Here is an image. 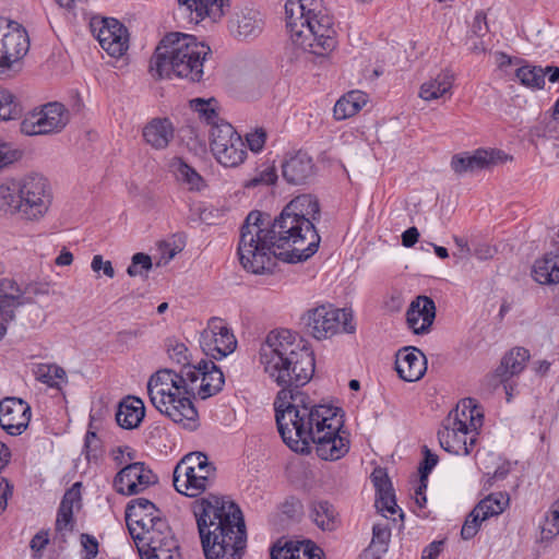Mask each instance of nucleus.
I'll use <instances>...</instances> for the list:
<instances>
[{
	"instance_id": "1",
	"label": "nucleus",
	"mask_w": 559,
	"mask_h": 559,
	"mask_svg": "<svg viewBox=\"0 0 559 559\" xmlns=\"http://www.w3.org/2000/svg\"><path fill=\"white\" fill-rule=\"evenodd\" d=\"M260 359L265 373L282 388L274 401V409L283 441L300 453L308 452L312 443L316 454L324 461L344 457L350 441L343 430L342 408L314 404L297 390L314 373V356L306 342L287 329L271 331L261 346Z\"/></svg>"
},
{
	"instance_id": "2",
	"label": "nucleus",
	"mask_w": 559,
	"mask_h": 559,
	"mask_svg": "<svg viewBox=\"0 0 559 559\" xmlns=\"http://www.w3.org/2000/svg\"><path fill=\"white\" fill-rule=\"evenodd\" d=\"M222 370L213 362L201 360L194 367L179 371L164 368L153 373L147 381V393L152 405L175 424L186 429L198 427L199 414L192 400H206L217 394L224 385Z\"/></svg>"
},
{
	"instance_id": "3",
	"label": "nucleus",
	"mask_w": 559,
	"mask_h": 559,
	"mask_svg": "<svg viewBox=\"0 0 559 559\" xmlns=\"http://www.w3.org/2000/svg\"><path fill=\"white\" fill-rule=\"evenodd\" d=\"M205 559H241L247 543L246 525L239 507L223 497L210 495L194 501Z\"/></svg>"
},
{
	"instance_id": "4",
	"label": "nucleus",
	"mask_w": 559,
	"mask_h": 559,
	"mask_svg": "<svg viewBox=\"0 0 559 559\" xmlns=\"http://www.w3.org/2000/svg\"><path fill=\"white\" fill-rule=\"evenodd\" d=\"M286 27L293 45L316 56H325L337 45L336 31L322 0H287Z\"/></svg>"
},
{
	"instance_id": "5",
	"label": "nucleus",
	"mask_w": 559,
	"mask_h": 559,
	"mask_svg": "<svg viewBox=\"0 0 559 559\" xmlns=\"http://www.w3.org/2000/svg\"><path fill=\"white\" fill-rule=\"evenodd\" d=\"M211 48L195 36L170 33L157 46L151 59L150 71L158 79L177 76L189 82H200L203 63Z\"/></svg>"
},
{
	"instance_id": "6",
	"label": "nucleus",
	"mask_w": 559,
	"mask_h": 559,
	"mask_svg": "<svg viewBox=\"0 0 559 559\" xmlns=\"http://www.w3.org/2000/svg\"><path fill=\"white\" fill-rule=\"evenodd\" d=\"M237 253L242 267L253 274H263L273 267L278 251L263 213L252 211L247 215L240 228Z\"/></svg>"
},
{
	"instance_id": "7",
	"label": "nucleus",
	"mask_w": 559,
	"mask_h": 559,
	"mask_svg": "<svg viewBox=\"0 0 559 559\" xmlns=\"http://www.w3.org/2000/svg\"><path fill=\"white\" fill-rule=\"evenodd\" d=\"M484 415L473 399L463 400L452 409L438 431L440 447L455 455H468L477 442Z\"/></svg>"
},
{
	"instance_id": "8",
	"label": "nucleus",
	"mask_w": 559,
	"mask_h": 559,
	"mask_svg": "<svg viewBox=\"0 0 559 559\" xmlns=\"http://www.w3.org/2000/svg\"><path fill=\"white\" fill-rule=\"evenodd\" d=\"M270 229L278 251V259L288 263H298L311 258L319 248L320 236L314 225L305 227L300 221L281 212Z\"/></svg>"
},
{
	"instance_id": "9",
	"label": "nucleus",
	"mask_w": 559,
	"mask_h": 559,
	"mask_svg": "<svg viewBox=\"0 0 559 559\" xmlns=\"http://www.w3.org/2000/svg\"><path fill=\"white\" fill-rule=\"evenodd\" d=\"M301 320L306 333L318 341L329 340L342 333H354L356 330L352 311L332 304L308 309Z\"/></svg>"
},
{
	"instance_id": "10",
	"label": "nucleus",
	"mask_w": 559,
	"mask_h": 559,
	"mask_svg": "<svg viewBox=\"0 0 559 559\" xmlns=\"http://www.w3.org/2000/svg\"><path fill=\"white\" fill-rule=\"evenodd\" d=\"M69 121L68 108L59 102H51L28 112L21 122V132L29 136L59 133Z\"/></svg>"
},
{
	"instance_id": "11",
	"label": "nucleus",
	"mask_w": 559,
	"mask_h": 559,
	"mask_svg": "<svg viewBox=\"0 0 559 559\" xmlns=\"http://www.w3.org/2000/svg\"><path fill=\"white\" fill-rule=\"evenodd\" d=\"M159 530L135 532L133 540L141 559H181L179 544L167 522H159Z\"/></svg>"
},
{
	"instance_id": "12",
	"label": "nucleus",
	"mask_w": 559,
	"mask_h": 559,
	"mask_svg": "<svg viewBox=\"0 0 559 559\" xmlns=\"http://www.w3.org/2000/svg\"><path fill=\"white\" fill-rule=\"evenodd\" d=\"M22 215L38 221L47 213L52 193L48 180L39 174H29L21 178Z\"/></svg>"
},
{
	"instance_id": "13",
	"label": "nucleus",
	"mask_w": 559,
	"mask_h": 559,
	"mask_svg": "<svg viewBox=\"0 0 559 559\" xmlns=\"http://www.w3.org/2000/svg\"><path fill=\"white\" fill-rule=\"evenodd\" d=\"M91 29L100 47L111 57H121L128 49V31L118 20L93 17Z\"/></svg>"
},
{
	"instance_id": "14",
	"label": "nucleus",
	"mask_w": 559,
	"mask_h": 559,
	"mask_svg": "<svg viewBox=\"0 0 559 559\" xmlns=\"http://www.w3.org/2000/svg\"><path fill=\"white\" fill-rule=\"evenodd\" d=\"M158 483L157 475L143 462L130 463L114 478V489L123 496L138 495Z\"/></svg>"
},
{
	"instance_id": "15",
	"label": "nucleus",
	"mask_w": 559,
	"mask_h": 559,
	"mask_svg": "<svg viewBox=\"0 0 559 559\" xmlns=\"http://www.w3.org/2000/svg\"><path fill=\"white\" fill-rule=\"evenodd\" d=\"M201 346L206 355L221 359L231 354L237 340L227 324L219 318H212L201 334Z\"/></svg>"
},
{
	"instance_id": "16",
	"label": "nucleus",
	"mask_w": 559,
	"mask_h": 559,
	"mask_svg": "<svg viewBox=\"0 0 559 559\" xmlns=\"http://www.w3.org/2000/svg\"><path fill=\"white\" fill-rule=\"evenodd\" d=\"M126 520L132 538L135 532L159 530V522H167L156 506L145 498H135L127 504Z\"/></svg>"
},
{
	"instance_id": "17",
	"label": "nucleus",
	"mask_w": 559,
	"mask_h": 559,
	"mask_svg": "<svg viewBox=\"0 0 559 559\" xmlns=\"http://www.w3.org/2000/svg\"><path fill=\"white\" fill-rule=\"evenodd\" d=\"M509 157L499 150L478 148L474 153L456 154L451 159V168L457 174L474 173L503 163Z\"/></svg>"
},
{
	"instance_id": "18",
	"label": "nucleus",
	"mask_w": 559,
	"mask_h": 559,
	"mask_svg": "<svg viewBox=\"0 0 559 559\" xmlns=\"http://www.w3.org/2000/svg\"><path fill=\"white\" fill-rule=\"evenodd\" d=\"M31 416V406L21 399L7 397L0 402V425L12 436L27 428Z\"/></svg>"
},
{
	"instance_id": "19",
	"label": "nucleus",
	"mask_w": 559,
	"mask_h": 559,
	"mask_svg": "<svg viewBox=\"0 0 559 559\" xmlns=\"http://www.w3.org/2000/svg\"><path fill=\"white\" fill-rule=\"evenodd\" d=\"M0 31L3 55H5V62L9 63L10 69L13 62L20 60L28 51V36L26 31L16 23H8L3 19H0Z\"/></svg>"
},
{
	"instance_id": "20",
	"label": "nucleus",
	"mask_w": 559,
	"mask_h": 559,
	"mask_svg": "<svg viewBox=\"0 0 559 559\" xmlns=\"http://www.w3.org/2000/svg\"><path fill=\"white\" fill-rule=\"evenodd\" d=\"M79 487L80 483H75L72 488L67 490L59 506L53 537L59 544L67 543L68 536L74 531L73 508L81 500Z\"/></svg>"
},
{
	"instance_id": "21",
	"label": "nucleus",
	"mask_w": 559,
	"mask_h": 559,
	"mask_svg": "<svg viewBox=\"0 0 559 559\" xmlns=\"http://www.w3.org/2000/svg\"><path fill=\"white\" fill-rule=\"evenodd\" d=\"M395 370L406 382L418 381L427 371L426 356L416 347H404L396 353Z\"/></svg>"
},
{
	"instance_id": "22",
	"label": "nucleus",
	"mask_w": 559,
	"mask_h": 559,
	"mask_svg": "<svg viewBox=\"0 0 559 559\" xmlns=\"http://www.w3.org/2000/svg\"><path fill=\"white\" fill-rule=\"evenodd\" d=\"M435 318V301L427 296L416 297V299L411 302L406 311L407 325L415 334L428 333Z\"/></svg>"
},
{
	"instance_id": "23",
	"label": "nucleus",
	"mask_w": 559,
	"mask_h": 559,
	"mask_svg": "<svg viewBox=\"0 0 559 559\" xmlns=\"http://www.w3.org/2000/svg\"><path fill=\"white\" fill-rule=\"evenodd\" d=\"M314 175V164L310 155L298 151L289 154L282 163V176L289 185H305Z\"/></svg>"
},
{
	"instance_id": "24",
	"label": "nucleus",
	"mask_w": 559,
	"mask_h": 559,
	"mask_svg": "<svg viewBox=\"0 0 559 559\" xmlns=\"http://www.w3.org/2000/svg\"><path fill=\"white\" fill-rule=\"evenodd\" d=\"M193 466H188L182 460H180L173 473V483L175 489L187 497H199L205 490L210 489L213 485L204 483V479L200 475H195Z\"/></svg>"
},
{
	"instance_id": "25",
	"label": "nucleus",
	"mask_w": 559,
	"mask_h": 559,
	"mask_svg": "<svg viewBox=\"0 0 559 559\" xmlns=\"http://www.w3.org/2000/svg\"><path fill=\"white\" fill-rule=\"evenodd\" d=\"M284 213L300 221L305 227L314 225L319 218L320 206L317 198L311 194H301L293 199L284 209Z\"/></svg>"
},
{
	"instance_id": "26",
	"label": "nucleus",
	"mask_w": 559,
	"mask_h": 559,
	"mask_svg": "<svg viewBox=\"0 0 559 559\" xmlns=\"http://www.w3.org/2000/svg\"><path fill=\"white\" fill-rule=\"evenodd\" d=\"M180 7H185L191 14V21L199 23L205 17L213 22L224 15L225 7L229 5V0H178Z\"/></svg>"
},
{
	"instance_id": "27",
	"label": "nucleus",
	"mask_w": 559,
	"mask_h": 559,
	"mask_svg": "<svg viewBox=\"0 0 559 559\" xmlns=\"http://www.w3.org/2000/svg\"><path fill=\"white\" fill-rule=\"evenodd\" d=\"M271 559H321L320 549L310 540L281 542L271 548Z\"/></svg>"
},
{
	"instance_id": "28",
	"label": "nucleus",
	"mask_w": 559,
	"mask_h": 559,
	"mask_svg": "<svg viewBox=\"0 0 559 559\" xmlns=\"http://www.w3.org/2000/svg\"><path fill=\"white\" fill-rule=\"evenodd\" d=\"M229 32L241 40L255 38L262 32V20L253 10L241 11L230 20Z\"/></svg>"
},
{
	"instance_id": "29",
	"label": "nucleus",
	"mask_w": 559,
	"mask_h": 559,
	"mask_svg": "<svg viewBox=\"0 0 559 559\" xmlns=\"http://www.w3.org/2000/svg\"><path fill=\"white\" fill-rule=\"evenodd\" d=\"M145 416L144 403L135 396H127L118 406L116 421L123 429H134L139 427Z\"/></svg>"
},
{
	"instance_id": "30",
	"label": "nucleus",
	"mask_w": 559,
	"mask_h": 559,
	"mask_svg": "<svg viewBox=\"0 0 559 559\" xmlns=\"http://www.w3.org/2000/svg\"><path fill=\"white\" fill-rule=\"evenodd\" d=\"M174 126L167 118H155L143 129L145 142L155 150H164L174 139Z\"/></svg>"
},
{
	"instance_id": "31",
	"label": "nucleus",
	"mask_w": 559,
	"mask_h": 559,
	"mask_svg": "<svg viewBox=\"0 0 559 559\" xmlns=\"http://www.w3.org/2000/svg\"><path fill=\"white\" fill-rule=\"evenodd\" d=\"M24 290L11 278L0 281V316L13 320L15 309L23 305Z\"/></svg>"
},
{
	"instance_id": "32",
	"label": "nucleus",
	"mask_w": 559,
	"mask_h": 559,
	"mask_svg": "<svg viewBox=\"0 0 559 559\" xmlns=\"http://www.w3.org/2000/svg\"><path fill=\"white\" fill-rule=\"evenodd\" d=\"M454 74L445 69L440 71L435 78L424 82L419 90V97L426 102L439 99L445 95L452 94Z\"/></svg>"
},
{
	"instance_id": "33",
	"label": "nucleus",
	"mask_w": 559,
	"mask_h": 559,
	"mask_svg": "<svg viewBox=\"0 0 559 559\" xmlns=\"http://www.w3.org/2000/svg\"><path fill=\"white\" fill-rule=\"evenodd\" d=\"M533 277L543 285L559 283V247L535 261Z\"/></svg>"
},
{
	"instance_id": "34",
	"label": "nucleus",
	"mask_w": 559,
	"mask_h": 559,
	"mask_svg": "<svg viewBox=\"0 0 559 559\" xmlns=\"http://www.w3.org/2000/svg\"><path fill=\"white\" fill-rule=\"evenodd\" d=\"M310 518L322 531H334L340 525L338 512L326 500L313 501L310 506Z\"/></svg>"
},
{
	"instance_id": "35",
	"label": "nucleus",
	"mask_w": 559,
	"mask_h": 559,
	"mask_svg": "<svg viewBox=\"0 0 559 559\" xmlns=\"http://www.w3.org/2000/svg\"><path fill=\"white\" fill-rule=\"evenodd\" d=\"M368 96L361 91H350L342 96L333 108L336 120H344L355 116L367 104Z\"/></svg>"
},
{
	"instance_id": "36",
	"label": "nucleus",
	"mask_w": 559,
	"mask_h": 559,
	"mask_svg": "<svg viewBox=\"0 0 559 559\" xmlns=\"http://www.w3.org/2000/svg\"><path fill=\"white\" fill-rule=\"evenodd\" d=\"M21 178L5 179L0 185V209L22 214Z\"/></svg>"
},
{
	"instance_id": "37",
	"label": "nucleus",
	"mask_w": 559,
	"mask_h": 559,
	"mask_svg": "<svg viewBox=\"0 0 559 559\" xmlns=\"http://www.w3.org/2000/svg\"><path fill=\"white\" fill-rule=\"evenodd\" d=\"M176 179L190 191H201L206 187L203 177L181 158H175L170 165Z\"/></svg>"
},
{
	"instance_id": "38",
	"label": "nucleus",
	"mask_w": 559,
	"mask_h": 559,
	"mask_svg": "<svg viewBox=\"0 0 559 559\" xmlns=\"http://www.w3.org/2000/svg\"><path fill=\"white\" fill-rule=\"evenodd\" d=\"M530 359V352L524 347H515L511 349L501 360L497 373L502 380L520 373Z\"/></svg>"
},
{
	"instance_id": "39",
	"label": "nucleus",
	"mask_w": 559,
	"mask_h": 559,
	"mask_svg": "<svg viewBox=\"0 0 559 559\" xmlns=\"http://www.w3.org/2000/svg\"><path fill=\"white\" fill-rule=\"evenodd\" d=\"M216 160L224 167H237L243 163L247 157L246 144L240 138H235L226 150L214 154Z\"/></svg>"
},
{
	"instance_id": "40",
	"label": "nucleus",
	"mask_w": 559,
	"mask_h": 559,
	"mask_svg": "<svg viewBox=\"0 0 559 559\" xmlns=\"http://www.w3.org/2000/svg\"><path fill=\"white\" fill-rule=\"evenodd\" d=\"M36 380L53 389H61L62 383H67V373L64 369L56 364H38L34 368Z\"/></svg>"
},
{
	"instance_id": "41",
	"label": "nucleus",
	"mask_w": 559,
	"mask_h": 559,
	"mask_svg": "<svg viewBox=\"0 0 559 559\" xmlns=\"http://www.w3.org/2000/svg\"><path fill=\"white\" fill-rule=\"evenodd\" d=\"M188 466H193L195 475L202 476L204 483L214 485L216 478V468L209 457L202 452H192L181 459Z\"/></svg>"
},
{
	"instance_id": "42",
	"label": "nucleus",
	"mask_w": 559,
	"mask_h": 559,
	"mask_svg": "<svg viewBox=\"0 0 559 559\" xmlns=\"http://www.w3.org/2000/svg\"><path fill=\"white\" fill-rule=\"evenodd\" d=\"M211 136V151L213 155L226 150L227 144L234 141L235 138H240L234 127L225 121L214 123L210 129Z\"/></svg>"
},
{
	"instance_id": "43",
	"label": "nucleus",
	"mask_w": 559,
	"mask_h": 559,
	"mask_svg": "<svg viewBox=\"0 0 559 559\" xmlns=\"http://www.w3.org/2000/svg\"><path fill=\"white\" fill-rule=\"evenodd\" d=\"M391 538V530L385 523H376L372 526V539L366 550L372 559H381L388 551Z\"/></svg>"
},
{
	"instance_id": "44",
	"label": "nucleus",
	"mask_w": 559,
	"mask_h": 559,
	"mask_svg": "<svg viewBox=\"0 0 559 559\" xmlns=\"http://www.w3.org/2000/svg\"><path fill=\"white\" fill-rule=\"evenodd\" d=\"M509 502V498L501 493H491L483 499L476 507V515L481 514L483 519L498 515L503 512Z\"/></svg>"
},
{
	"instance_id": "45",
	"label": "nucleus",
	"mask_w": 559,
	"mask_h": 559,
	"mask_svg": "<svg viewBox=\"0 0 559 559\" xmlns=\"http://www.w3.org/2000/svg\"><path fill=\"white\" fill-rule=\"evenodd\" d=\"M22 106L8 88L0 87V120H13L21 116Z\"/></svg>"
},
{
	"instance_id": "46",
	"label": "nucleus",
	"mask_w": 559,
	"mask_h": 559,
	"mask_svg": "<svg viewBox=\"0 0 559 559\" xmlns=\"http://www.w3.org/2000/svg\"><path fill=\"white\" fill-rule=\"evenodd\" d=\"M545 76L546 72L540 67L523 66L516 70V78L521 84L532 90L543 88Z\"/></svg>"
},
{
	"instance_id": "47",
	"label": "nucleus",
	"mask_w": 559,
	"mask_h": 559,
	"mask_svg": "<svg viewBox=\"0 0 559 559\" xmlns=\"http://www.w3.org/2000/svg\"><path fill=\"white\" fill-rule=\"evenodd\" d=\"M167 354L171 361L181 366V368L194 367L190 365L189 349L185 343L175 338L167 340Z\"/></svg>"
},
{
	"instance_id": "48",
	"label": "nucleus",
	"mask_w": 559,
	"mask_h": 559,
	"mask_svg": "<svg viewBox=\"0 0 559 559\" xmlns=\"http://www.w3.org/2000/svg\"><path fill=\"white\" fill-rule=\"evenodd\" d=\"M277 180V173L274 165L263 164L257 174L245 183L246 188H254L258 186H270Z\"/></svg>"
},
{
	"instance_id": "49",
	"label": "nucleus",
	"mask_w": 559,
	"mask_h": 559,
	"mask_svg": "<svg viewBox=\"0 0 559 559\" xmlns=\"http://www.w3.org/2000/svg\"><path fill=\"white\" fill-rule=\"evenodd\" d=\"M214 103L215 99L213 98L207 100L203 98H195L191 100V106L211 127L214 126V123H218V115L213 106Z\"/></svg>"
},
{
	"instance_id": "50",
	"label": "nucleus",
	"mask_w": 559,
	"mask_h": 559,
	"mask_svg": "<svg viewBox=\"0 0 559 559\" xmlns=\"http://www.w3.org/2000/svg\"><path fill=\"white\" fill-rule=\"evenodd\" d=\"M542 534L550 538L559 534V499L551 506L542 525Z\"/></svg>"
},
{
	"instance_id": "51",
	"label": "nucleus",
	"mask_w": 559,
	"mask_h": 559,
	"mask_svg": "<svg viewBox=\"0 0 559 559\" xmlns=\"http://www.w3.org/2000/svg\"><path fill=\"white\" fill-rule=\"evenodd\" d=\"M152 269L151 257L139 252L132 257L131 264L127 269V273L130 276L141 275L143 271L147 272Z\"/></svg>"
},
{
	"instance_id": "52",
	"label": "nucleus",
	"mask_w": 559,
	"mask_h": 559,
	"mask_svg": "<svg viewBox=\"0 0 559 559\" xmlns=\"http://www.w3.org/2000/svg\"><path fill=\"white\" fill-rule=\"evenodd\" d=\"M424 461L419 465V474L423 478V487H427L428 484V475L433 469V467L438 464V455L432 453L427 445L423 447Z\"/></svg>"
},
{
	"instance_id": "53",
	"label": "nucleus",
	"mask_w": 559,
	"mask_h": 559,
	"mask_svg": "<svg viewBox=\"0 0 559 559\" xmlns=\"http://www.w3.org/2000/svg\"><path fill=\"white\" fill-rule=\"evenodd\" d=\"M485 520L481 514L476 516V509L474 508L462 526V538L466 540L473 538L477 534L480 523Z\"/></svg>"
},
{
	"instance_id": "54",
	"label": "nucleus",
	"mask_w": 559,
	"mask_h": 559,
	"mask_svg": "<svg viewBox=\"0 0 559 559\" xmlns=\"http://www.w3.org/2000/svg\"><path fill=\"white\" fill-rule=\"evenodd\" d=\"M376 507L382 513L388 512L394 514L399 507L393 490L377 495Z\"/></svg>"
},
{
	"instance_id": "55",
	"label": "nucleus",
	"mask_w": 559,
	"mask_h": 559,
	"mask_svg": "<svg viewBox=\"0 0 559 559\" xmlns=\"http://www.w3.org/2000/svg\"><path fill=\"white\" fill-rule=\"evenodd\" d=\"M21 154L12 144L0 140V170L13 164Z\"/></svg>"
},
{
	"instance_id": "56",
	"label": "nucleus",
	"mask_w": 559,
	"mask_h": 559,
	"mask_svg": "<svg viewBox=\"0 0 559 559\" xmlns=\"http://www.w3.org/2000/svg\"><path fill=\"white\" fill-rule=\"evenodd\" d=\"M377 495L393 490L390 479L382 469H374L371 474Z\"/></svg>"
},
{
	"instance_id": "57",
	"label": "nucleus",
	"mask_w": 559,
	"mask_h": 559,
	"mask_svg": "<svg viewBox=\"0 0 559 559\" xmlns=\"http://www.w3.org/2000/svg\"><path fill=\"white\" fill-rule=\"evenodd\" d=\"M81 544L85 552L83 559H94L98 554V542L88 534L81 535Z\"/></svg>"
},
{
	"instance_id": "58",
	"label": "nucleus",
	"mask_w": 559,
	"mask_h": 559,
	"mask_svg": "<svg viewBox=\"0 0 559 559\" xmlns=\"http://www.w3.org/2000/svg\"><path fill=\"white\" fill-rule=\"evenodd\" d=\"M91 267L94 272L103 271L106 276L112 278L115 276V270L110 261H104L100 254L93 257Z\"/></svg>"
},
{
	"instance_id": "59",
	"label": "nucleus",
	"mask_w": 559,
	"mask_h": 559,
	"mask_svg": "<svg viewBox=\"0 0 559 559\" xmlns=\"http://www.w3.org/2000/svg\"><path fill=\"white\" fill-rule=\"evenodd\" d=\"M12 495L13 486L7 478L0 476V513L7 509L8 500Z\"/></svg>"
},
{
	"instance_id": "60",
	"label": "nucleus",
	"mask_w": 559,
	"mask_h": 559,
	"mask_svg": "<svg viewBox=\"0 0 559 559\" xmlns=\"http://www.w3.org/2000/svg\"><path fill=\"white\" fill-rule=\"evenodd\" d=\"M266 134L264 131H255L247 135L248 146L252 152H259L265 144Z\"/></svg>"
},
{
	"instance_id": "61",
	"label": "nucleus",
	"mask_w": 559,
	"mask_h": 559,
	"mask_svg": "<svg viewBox=\"0 0 559 559\" xmlns=\"http://www.w3.org/2000/svg\"><path fill=\"white\" fill-rule=\"evenodd\" d=\"M98 439L95 432L88 431L85 436L86 459L91 461L97 457Z\"/></svg>"
},
{
	"instance_id": "62",
	"label": "nucleus",
	"mask_w": 559,
	"mask_h": 559,
	"mask_svg": "<svg viewBox=\"0 0 559 559\" xmlns=\"http://www.w3.org/2000/svg\"><path fill=\"white\" fill-rule=\"evenodd\" d=\"M49 543L48 531H39L31 540L29 547L33 551H41Z\"/></svg>"
},
{
	"instance_id": "63",
	"label": "nucleus",
	"mask_w": 559,
	"mask_h": 559,
	"mask_svg": "<svg viewBox=\"0 0 559 559\" xmlns=\"http://www.w3.org/2000/svg\"><path fill=\"white\" fill-rule=\"evenodd\" d=\"M443 542H432L424 550L421 559H436L442 550Z\"/></svg>"
},
{
	"instance_id": "64",
	"label": "nucleus",
	"mask_w": 559,
	"mask_h": 559,
	"mask_svg": "<svg viewBox=\"0 0 559 559\" xmlns=\"http://www.w3.org/2000/svg\"><path fill=\"white\" fill-rule=\"evenodd\" d=\"M419 237V231L416 227H409L402 234V243L405 247H413Z\"/></svg>"
}]
</instances>
